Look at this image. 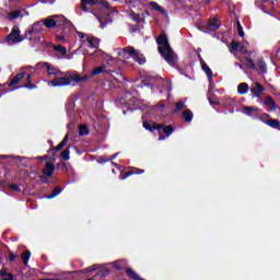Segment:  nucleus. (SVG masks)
<instances>
[{"label":"nucleus","mask_w":280,"mask_h":280,"mask_svg":"<svg viewBox=\"0 0 280 280\" xmlns=\"http://www.w3.org/2000/svg\"><path fill=\"white\" fill-rule=\"evenodd\" d=\"M58 75L60 77H57L51 81H47L48 86H71L73 82H86V80H89V75L80 77L78 72L73 71L61 72V74Z\"/></svg>","instance_id":"1"},{"label":"nucleus","mask_w":280,"mask_h":280,"mask_svg":"<svg viewBox=\"0 0 280 280\" xmlns=\"http://www.w3.org/2000/svg\"><path fill=\"white\" fill-rule=\"evenodd\" d=\"M156 43L159 45V52L164 58V60L174 67L176 65V52L172 49V46H170V40L167 39V35H160L156 39Z\"/></svg>","instance_id":"2"},{"label":"nucleus","mask_w":280,"mask_h":280,"mask_svg":"<svg viewBox=\"0 0 280 280\" xmlns=\"http://www.w3.org/2000/svg\"><path fill=\"white\" fill-rule=\"evenodd\" d=\"M115 51L120 62H128L130 58H132L135 62H138V65H143L145 62V57L139 54L135 47L128 46L125 48H117Z\"/></svg>","instance_id":"3"},{"label":"nucleus","mask_w":280,"mask_h":280,"mask_svg":"<svg viewBox=\"0 0 280 280\" xmlns=\"http://www.w3.org/2000/svg\"><path fill=\"white\" fill-rule=\"evenodd\" d=\"M77 34L79 38H81V45L79 46V49L81 50L83 56H89V49H97V47H100L98 38L82 33L80 31H77Z\"/></svg>","instance_id":"4"},{"label":"nucleus","mask_w":280,"mask_h":280,"mask_svg":"<svg viewBox=\"0 0 280 280\" xmlns=\"http://www.w3.org/2000/svg\"><path fill=\"white\" fill-rule=\"evenodd\" d=\"M43 23L48 30H51V27H71V22L63 15H50Z\"/></svg>","instance_id":"5"},{"label":"nucleus","mask_w":280,"mask_h":280,"mask_svg":"<svg viewBox=\"0 0 280 280\" xmlns=\"http://www.w3.org/2000/svg\"><path fill=\"white\" fill-rule=\"evenodd\" d=\"M25 37L21 36V28L19 25H14L11 33L7 36L8 45H19V43H23Z\"/></svg>","instance_id":"6"},{"label":"nucleus","mask_w":280,"mask_h":280,"mask_svg":"<svg viewBox=\"0 0 280 280\" xmlns=\"http://www.w3.org/2000/svg\"><path fill=\"white\" fill-rule=\"evenodd\" d=\"M45 24L43 21L35 22L31 28L25 32L26 40H32L36 38L40 32L45 30Z\"/></svg>","instance_id":"7"},{"label":"nucleus","mask_w":280,"mask_h":280,"mask_svg":"<svg viewBox=\"0 0 280 280\" xmlns=\"http://www.w3.org/2000/svg\"><path fill=\"white\" fill-rule=\"evenodd\" d=\"M47 69L48 75H62V71L51 65L49 62H38L36 65V69L38 68Z\"/></svg>","instance_id":"8"},{"label":"nucleus","mask_w":280,"mask_h":280,"mask_svg":"<svg viewBox=\"0 0 280 280\" xmlns=\"http://www.w3.org/2000/svg\"><path fill=\"white\" fill-rule=\"evenodd\" d=\"M158 131H159V141H164V139H167L174 132V128L171 126L165 125H158Z\"/></svg>","instance_id":"9"},{"label":"nucleus","mask_w":280,"mask_h":280,"mask_svg":"<svg viewBox=\"0 0 280 280\" xmlns=\"http://www.w3.org/2000/svg\"><path fill=\"white\" fill-rule=\"evenodd\" d=\"M25 16H30V12L25 9H18L7 14L9 21H16V19H23Z\"/></svg>","instance_id":"10"},{"label":"nucleus","mask_w":280,"mask_h":280,"mask_svg":"<svg viewBox=\"0 0 280 280\" xmlns=\"http://www.w3.org/2000/svg\"><path fill=\"white\" fill-rule=\"evenodd\" d=\"M231 47L234 51H238V54H248V42H232Z\"/></svg>","instance_id":"11"},{"label":"nucleus","mask_w":280,"mask_h":280,"mask_svg":"<svg viewBox=\"0 0 280 280\" xmlns=\"http://www.w3.org/2000/svg\"><path fill=\"white\" fill-rule=\"evenodd\" d=\"M96 54H101L103 56L104 65L107 67H117V59L112 57L110 55L102 52V50H97Z\"/></svg>","instance_id":"12"},{"label":"nucleus","mask_w":280,"mask_h":280,"mask_svg":"<svg viewBox=\"0 0 280 280\" xmlns=\"http://www.w3.org/2000/svg\"><path fill=\"white\" fill-rule=\"evenodd\" d=\"M265 89L259 83H253L250 86V93H253L254 97H261Z\"/></svg>","instance_id":"13"},{"label":"nucleus","mask_w":280,"mask_h":280,"mask_svg":"<svg viewBox=\"0 0 280 280\" xmlns=\"http://www.w3.org/2000/svg\"><path fill=\"white\" fill-rule=\"evenodd\" d=\"M259 113V107L255 106H244L242 109L243 115H247V117H255Z\"/></svg>","instance_id":"14"},{"label":"nucleus","mask_w":280,"mask_h":280,"mask_svg":"<svg viewBox=\"0 0 280 280\" xmlns=\"http://www.w3.org/2000/svg\"><path fill=\"white\" fill-rule=\"evenodd\" d=\"M63 30V34L62 35H56L57 40H59V43H69V32L71 30V26H61Z\"/></svg>","instance_id":"15"},{"label":"nucleus","mask_w":280,"mask_h":280,"mask_svg":"<svg viewBox=\"0 0 280 280\" xmlns=\"http://www.w3.org/2000/svg\"><path fill=\"white\" fill-rule=\"evenodd\" d=\"M56 171V166L51 162H46L45 167L43 168V174L45 176L51 177L54 176V172Z\"/></svg>","instance_id":"16"},{"label":"nucleus","mask_w":280,"mask_h":280,"mask_svg":"<svg viewBox=\"0 0 280 280\" xmlns=\"http://www.w3.org/2000/svg\"><path fill=\"white\" fill-rule=\"evenodd\" d=\"M264 104H265L267 110H269V112L277 110V104L275 103V100H272L271 96L265 97Z\"/></svg>","instance_id":"17"},{"label":"nucleus","mask_w":280,"mask_h":280,"mask_svg":"<svg viewBox=\"0 0 280 280\" xmlns=\"http://www.w3.org/2000/svg\"><path fill=\"white\" fill-rule=\"evenodd\" d=\"M200 63H201V69L206 73L209 82H212L213 71H211V68L209 67V65H207V62H205V60H201Z\"/></svg>","instance_id":"18"},{"label":"nucleus","mask_w":280,"mask_h":280,"mask_svg":"<svg viewBox=\"0 0 280 280\" xmlns=\"http://www.w3.org/2000/svg\"><path fill=\"white\" fill-rule=\"evenodd\" d=\"M110 70H108V66L101 65L96 68H94L91 72V75H100L101 73H109Z\"/></svg>","instance_id":"19"},{"label":"nucleus","mask_w":280,"mask_h":280,"mask_svg":"<svg viewBox=\"0 0 280 280\" xmlns=\"http://www.w3.org/2000/svg\"><path fill=\"white\" fill-rule=\"evenodd\" d=\"M66 109L68 113V117H75V102L69 101L66 104Z\"/></svg>","instance_id":"20"},{"label":"nucleus","mask_w":280,"mask_h":280,"mask_svg":"<svg viewBox=\"0 0 280 280\" xmlns=\"http://www.w3.org/2000/svg\"><path fill=\"white\" fill-rule=\"evenodd\" d=\"M205 28L207 32H215L220 28V24L218 23V21L212 20L211 22L205 25Z\"/></svg>","instance_id":"21"},{"label":"nucleus","mask_w":280,"mask_h":280,"mask_svg":"<svg viewBox=\"0 0 280 280\" xmlns=\"http://www.w3.org/2000/svg\"><path fill=\"white\" fill-rule=\"evenodd\" d=\"M248 91H250V86H248V83H241L237 85L238 95H246Z\"/></svg>","instance_id":"22"},{"label":"nucleus","mask_w":280,"mask_h":280,"mask_svg":"<svg viewBox=\"0 0 280 280\" xmlns=\"http://www.w3.org/2000/svg\"><path fill=\"white\" fill-rule=\"evenodd\" d=\"M182 117L184 121H186L187 124H190V121L194 120V113L190 109H186L182 113Z\"/></svg>","instance_id":"23"},{"label":"nucleus","mask_w":280,"mask_h":280,"mask_svg":"<svg viewBox=\"0 0 280 280\" xmlns=\"http://www.w3.org/2000/svg\"><path fill=\"white\" fill-rule=\"evenodd\" d=\"M266 126H269V128H273L275 130H280V120L277 119H267L265 121Z\"/></svg>","instance_id":"24"},{"label":"nucleus","mask_w":280,"mask_h":280,"mask_svg":"<svg viewBox=\"0 0 280 280\" xmlns=\"http://www.w3.org/2000/svg\"><path fill=\"white\" fill-rule=\"evenodd\" d=\"M143 128H145V130H159V125L154 121H147L143 122Z\"/></svg>","instance_id":"25"},{"label":"nucleus","mask_w":280,"mask_h":280,"mask_svg":"<svg viewBox=\"0 0 280 280\" xmlns=\"http://www.w3.org/2000/svg\"><path fill=\"white\" fill-rule=\"evenodd\" d=\"M25 78V72L16 74L11 82L9 83V86H14V84H19V82Z\"/></svg>","instance_id":"26"},{"label":"nucleus","mask_w":280,"mask_h":280,"mask_svg":"<svg viewBox=\"0 0 280 280\" xmlns=\"http://www.w3.org/2000/svg\"><path fill=\"white\" fill-rule=\"evenodd\" d=\"M143 170H139V168H136V171H130L128 173H126L125 175H120V180H126V178H128V176H132L133 174H143Z\"/></svg>","instance_id":"27"},{"label":"nucleus","mask_w":280,"mask_h":280,"mask_svg":"<svg viewBox=\"0 0 280 280\" xmlns=\"http://www.w3.org/2000/svg\"><path fill=\"white\" fill-rule=\"evenodd\" d=\"M54 51H57L61 58H65V56H67V48L62 47L61 45L54 46Z\"/></svg>","instance_id":"28"},{"label":"nucleus","mask_w":280,"mask_h":280,"mask_svg":"<svg viewBox=\"0 0 280 280\" xmlns=\"http://www.w3.org/2000/svg\"><path fill=\"white\" fill-rule=\"evenodd\" d=\"M257 65H258L259 71H261V73H267L268 66L266 65V61L264 59H259Z\"/></svg>","instance_id":"29"},{"label":"nucleus","mask_w":280,"mask_h":280,"mask_svg":"<svg viewBox=\"0 0 280 280\" xmlns=\"http://www.w3.org/2000/svg\"><path fill=\"white\" fill-rule=\"evenodd\" d=\"M0 277L2 280H13L14 276H12V273H8V271H5V269L0 270Z\"/></svg>","instance_id":"30"},{"label":"nucleus","mask_w":280,"mask_h":280,"mask_svg":"<svg viewBox=\"0 0 280 280\" xmlns=\"http://www.w3.org/2000/svg\"><path fill=\"white\" fill-rule=\"evenodd\" d=\"M129 16L130 19H132V21H136V23H143V18H141V15L135 13L133 11L129 12Z\"/></svg>","instance_id":"31"},{"label":"nucleus","mask_w":280,"mask_h":280,"mask_svg":"<svg viewBox=\"0 0 280 280\" xmlns=\"http://www.w3.org/2000/svg\"><path fill=\"white\" fill-rule=\"evenodd\" d=\"M60 194H62V188L57 187V188H55L52 194L46 196V199L51 200V198H56V196H60Z\"/></svg>","instance_id":"32"},{"label":"nucleus","mask_w":280,"mask_h":280,"mask_svg":"<svg viewBox=\"0 0 280 280\" xmlns=\"http://www.w3.org/2000/svg\"><path fill=\"white\" fill-rule=\"evenodd\" d=\"M71 147L66 148L62 152H61V158L63 159V161H69V159H71Z\"/></svg>","instance_id":"33"},{"label":"nucleus","mask_w":280,"mask_h":280,"mask_svg":"<svg viewBox=\"0 0 280 280\" xmlns=\"http://www.w3.org/2000/svg\"><path fill=\"white\" fill-rule=\"evenodd\" d=\"M31 257H32V253H30V252H25L22 254V261H23L24 266H27Z\"/></svg>","instance_id":"34"},{"label":"nucleus","mask_w":280,"mask_h":280,"mask_svg":"<svg viewBox=\"0 0 280 280\" xmlns=\"http://www.w3.org/2000/svg\"><path fill=\"white\" fill-rule=\"evenodd\" d=\"M124 266H126V260H118V261L113 262V267L116 270H121L124 268Z\"/></svg>","instance_id":"35"},{"label":"nucleus","mask_w":280,"mask_h":280,"mask_svg":"<svg viewBox=\"0 0 280 280\" xmlns=\"http://www.w3.org/2000/svg\"><path fill=\"white\" fill-rule=\"evenodd\" d=\"M150 7L152 8V10H155L156 12H161L162 14L165 13V10H163V8H161V5H159V3L156 2H150Z\"/></svg>","instance_id":"36"},{"label":"nucleus","mask_w":280,"mask_h":280,"mask_svg":"<svg viewBox=\"0 0 280 280\" xmlns=\"http://www.w3.org/2000/svg\"><path fill=\"white\" fill-rule=\"evenodd\" d=\"M104 0H81V3L86 5H97V3H103Z\"/></svg>","instance_id":"37"},{"label":"nucleus","mask_w":280,"mask_h":280,"mask_svg":"<svg viewBox=\"0 0 280 280\" xmlns=\"http://www.w3.org/2000/svg\"><path fill=\"white\" fill-rule=\"evenodd\" d=\"M127 275H128V277H130V279H133V280L141 279V277H139L132 269H127Z\"/></svg>","instance_id":"38"},{"label":"nucleus","mask_w":280,"mask_h":280,"mask_svg":"<svg viewBox=\"0 0 280 280\" xmlns=\"http://www.w3.org/2000/svg\"><path fill=\"white\" fill-rule=\"evenodd\" d=\"M79 135L81 137L89 135V128L86 127V125H82L79 127Z\"/></svg>","instance_id":"39"},{"label":"nucleus","mask_w":280,"mask_h":280,"mask_svg":"<svg viewBox=\"0 0 280 280\" xmlns=\"http://www.w3.org/2000/svg\"><path fill=\"white\" fill-rule=\"evenodd\" d=\"M236 27H237L238 36L241 38H244L245 33H244V28L242 27V23H240V21L236 22Z\"/></svg>","instance_id":"40"},{"label":"nucleus","mask_w":280,"mask_h":280,"mask_svg":"<svg viewBox=\"0 0 280 280\" xmlns=\"http://www.w3.org/2000/svg\"><path fill=\"white\" fill-rule=\"evenodd\" d=\"M246 65L249 69H253V70L257 69V66L255 65V61L250 58H246Z\"/></svg>","instance_id":"41"},{"label":"nucleus","mask_w":280,"mask_h":280,"mask_svg":"<svg viewBox=\"0 0 280 280\" xmlns=\"http://www.w3.org/2000/svg\"><path fill=\"white\" fill-rule=\"evenodd\" d=\"M183 108H185V101H180V102L176 103L175 113L183 110Z\"/></svg>","instance_id":"42"},{"label":"nucleus","mask_w":280,"mask_h":280,"mask_svg":"<svg viewBox=\"0 0 280 280\" xmlns=\"http://www.w3.org/2000/svg\"><path fill=\"white\" fill-rule=\"evenodd\" d=\"M259 121H262V124H266L268 119H270V115L268 114H262L260 117H258Z\"/></svg>","instance_id":"43"},{"label":"nucleus","mask_w":280,"mask_h":280,"mask_svg":"<svg viewBox=\"0 0 280 280\" xmlns=\"http://www.w3.org/2000/svg\"><path fill=\"white\" fill-rule=\"evenodd\" d=\"M20 89H30V91H32V90L36 89V85L28 83V84L20 86Z\"/></svg>","instance_id":"44"},{"label":"nucleus","mask_w":280,"mask_h":280,"mask_svg":"<svg viewBox=\"0 0 280 280\" xmlns=\"http://www.w3.org/2000/svg\"><path fill=\"white\" fill-rule=\"evenodd\" d=\"M98 21H100V23H101V27H102V28L106 27V25H107L108 23H110V21H108V20H106V23H104V18H98Z\"/></svg>","instance_id":"45"},{"label":"nucleus","mask_w":280,"mask_h":280,"mask_svg":"<svg viewBox=\"0 0 280 280\" xmlns=\"http://www.w3.org/2000/svg\"><path fill=\"white\" fill-rule=\"evenodd\" d=\"M86 3H84V2H81V10H83V12H90L89 11V8H86Z\"/></svg>","instance_id":"46"},{"label":"nucleus","mask_w":280,"mask_h":280,"mask_svg":"<svg viewBox=\"0 0 280 280\" xmlns=\"http://www.w3.org/2000/svg\"><path fill=\"white\" fill-rule=\"evenodd\" d=\"M94 270H97V265H94L93 267L85 269V272H93Z\"/></svg>","instance_id":"47"},{"label":"nucleus","mask_w":280,"mask_h":280,"mask_svg":"<svg viewBox=\"0 0 280 280\" xmlns=\"http://www.w3.org/2000/svg\"><path fill=\"white\" fill-rule=\"evenodd\" d=\"M39 178H40L42 183H49V179H47V175L46 176L40 175Z\"/></svg>","instance_id":"48"},{"label":"nucleus","mask_w":280,"mask_h":280,"mask_svg":"<svg viewBox=\"0 0 280 280\" xmlns=\"http://www.w3.org/2000/svg\"><path fill=\"white\" fill-rule=\"evenodd\" d=\"M166 90L172 91V82L165 81Z\"/></svg>","instance_id":"49"},{"label":"nucleus","mask_w":280,"mask_h":280,"mask_svg":"<svg viewBox=\"0 0 280 280\" xmlns=\"http://www.w3.org/2000/svg\"><path fill=\"white\" fill-rule=\"evenodd\" d=\"M10 189H13V191H21L18 185H10Z\"/></svg>","instance_id":"50"},{"label":"nucleus","mask_w":280,"mask_h":280,"mask_svg":"<svg viewBox=\"0 0 280 280\" xmlns=\"http://www.w3.org/2000/svg\"><path fill=\"white\" fill-rule=\"evenodd\" d=\"M67 141H69V136L68 135L65 136L63 140L60 143L63 144V145H67Z\"/></svg>","instance_id":"51"},{"label":"nucleus","mask_w":280,"mask_h":280,"mask_svg":"<svg viewBox=\"0 0 280 280\" xmlns=\"http://www.w3.org/2000/svg\"><path fill=\"white\" fill-rule=\"evenodd\" d=\"M67 141H69V136L68 135L65 136L63 140L60 143L63 144V145H67Z\"/></svg>","instance_id":"52"},{"label":"nucleus","mask_w":280,"mask_h":280,"mask_svg":"<svg viewBox=\"0 0 280 280\" xmlns=\"http://www.w3.org/2000/svg\"><path fill=\"white\" fill-rule=\"evenodd\" d=\"M63 148H65V145L60 142V143L57 145L56 150H57V152H60V150H62Z\"/></svg>","instance_id":"53"},{"label":"nucleus","mask_w":280,"mask_h":280,"mask_svg":"<svg viewBox=\"0 0 280 280\" xmlns=\"http://www.w3.org/2000/svg\"><path fill=\"white\" fill-rule=\"evenodd\" d=\"M14 259H16V256L14 254H10L9 260L10 261H14Z\"/></svg>","instance_id":"54"},{"label":"nucleus","mask_w":280,"mask_h":280,"mask_svg":"<svg viewBox=\"0 0 280 280\" xmlns=\"http://www.w3.org/2000/svg\"><path fill=\"white\" fill-rule=\"evenodd\" d=\"M0 159H14L13 155H0Z\"/></svg>","instance_id":"55"},{"label":"nucleus","mask_w":280,"mask_h":280,"mask_svg":"<svg viewBox=\"0 0 280 280\" xmlns=\"http://www.w3.org/2000/svg\"><path fill=\"white\" fill-rule=\"evenodd\" d=\"M234 65H235V67H240L242 69V71H244V66L242 63L235 62Z\"/></svg>","instance_id":"56"},{"label":"nucleus","mask_w":280,"mask_h":280,"mask_svg":"<svg viewBox=\"0 0 280 280\" xmlns=\"http://www.w3.org/2000/svg\"><path fill=\"white\" fill-rule=\"evenodd\" d=\"M37 161H47V156H38Z\"/></svg>","instance_id":"57"},{"label":"nucleus","mask_w":280,"mask_h":280,"mask_svg":"<svg viewBox=\"0 0 280 280\" xmlns=\"http://www.w3.org/2000/svg\"><path fill=\"white\" fill-rule=\"evenodd\" d=\"M116 73V75H119V78L121 79V80H124V75L119 72V71H117V72H115Z\"/></svg>","instance_id":"58"},{"label":"nucleus","mask_w":280,"mask_h":280,"mask_svg":"<svg viewBox=\"0 0 280 280\" xmlns=\"http://www.w3.org/2000/svg\"><path fill=\"white\" fill-rule=\"evenodd\" d=\"M156 108H165V105L159 104V105H156Z\"/></svg>","instance_id":"59"},{"label":"nucleus","mask_w":280,"mask_h":280,"mask_svg":"<svg viewBox=\"0 0 280 280\" xmlns=\"http://www.w3.org/2000/svg\"><path fill=\"white\" fill-rule=\"evenodd\" d=\"M78 51H82L80 48H78L77 50H74L73 52H72V56H75V54H78Z\"/></svg>","instance_id":"60"},{"label":"nucleus","mask_w":280,"mask_h":280,"mask_svg":"<svg viewBox=\"0 0 280 280\" xmlns=\"http://www.w3.org/2000/svg\"><path fill=\"white\" fill-rule=\"evenodd\" d=\"M115 159H117V153L114 154V155H112V158L109 159V161H113V160H115Z\"/></svg>","instance_id":"61"},{"label":"nucleus","mask_w":280,"mask_h":280,"mask_svg":"<svg viewBox=\"0 0 280 280\" xmlns=\"http://www.w3.org/2000/svg\"><path fill=\"white\" fill-rule=\"evenodd\" d=\"M27 81L30 82L32 80V74L26 75Z\"/></svg>","instance_id":"62"},{"label":"nucleus","mask_w":280,"mask_h":280,"mask_svg":"<svg viewBox=\"0 0 280 280\" xmlns=\"http://www.w3.org/2000/svg\"><path fill=\"white\" fill-rule=\"evenodd\" d=\"M25 69H34V67H32V66H27Z\"/></svg>","instance_id":"63"},{"label":"nucleus","mask_w":280,"mask_h":280,"mask_svg":"<svg viewBox=\"0 0 280 280\" xmlns=\"http://www.w3.org/2000/svg\"><path fill=\"white\" fill-rule=\"evenodd\" d=\"M113 165H114L115 167H119V165H118V164H116V163H113Z\"/></svg>","instance_id":"64"}]
</instances>
